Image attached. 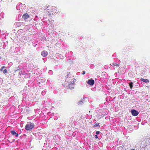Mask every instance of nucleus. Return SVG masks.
Returning a JSON list of instances; mask_svg holds the SVG:
<instances>
[{"instance_id":"nucleus-1","label":"nucleus","mask_w":150,"mask_h":150,"mask_svg":"<svg viewBox=\"0 0 150 150\" xmlns=\"http://www.w3.org/2000/svg\"><path fill=\"white\" fill-rule=\"evenodd\" d=\"M34 125L33 123L28 122L25 128L27 131H30L34 128Z\"/></svg>"},{"instance_id":"nucleus-2","label":"nucleus","mask_w":150,"mask_h":150,"mask_svg":"<svg viewBox=\"0 0 150 150\" xmlns=\"http://www.w3.org/2000/svg\"><path fill=\"white\" fill-rule=\"evenodd\" d=\"M131 113L133 116H136L139 114V112L135 110H131Z\"/></svg>"},{"instance_id":"nucleus-3","label":"nucleus","mask_w":150,"mask_h":150,"mask_svg":"<svg viewBox=\"0 0 150 150\" xmlns=\"http://www.w3.org/2000/svg\"><path fill=\"white\" fill-rule=\"evenodd\" d=\"M87 83L91 86L93 85L94 83V81L93 79H91L88 81Z\"/></svg>"},{"instance_id":"nucleus-4","label":"nucleus","mask_w":150,"mask_h":150,"mask_svg":"<svg viewBox=\"0 0 150 150\" xmlns=\"http://www.w3.org/2000/svg\"><path fill=\"white\" fill-rule=\"evenodd\" d=\"M48 52L46 51H43L41 53V54L43 57L46 56L48 54Z\"/></svg>"},{"instance_id":"nucleus-5","label":"nucleus","mask_w":150,"mask_h":150,"mask_svg":"<svg viewBox=\"0 0 150 150\" xmlns=\"http://www.w3.org/2000/svg\"><path fill=\"white\" fill-rule=\"evenodd\" d=\"M22 17L24 19H28L29 17V15L27 13H25L23 16Z\"/></svg>"},{"instance_id":"nucleus-6","label":"nucleus","mask_w":150,"mask_h":150,"mask_svg":"<svg viewBox=\"0 0 150 150\" xmlns=\"http://www.w3.org/2000/svg\"><path fill=\"white\" fill-rule=\"evenodd\" d=\"M11 134L15 136L16 137H18V134L16 132L12 130L11 131Z\"/></svg>"},{"instance_id":"nucleus-7","label":"nucleus","mask_w":150,"mask_h":150,"mask_svg":"<svg viewBox=\"0 0 150 150\" xmlns=\"http://www.w3.org/2000/svg\"><path fill=\"white\" fill-rule=\"evenodd\" d=\"M74 83V82L73 81H71L69 83V85H68V88H70V89H71L73 87H71V88L70 87V86H73V84Z\"/></svg>"},{"instance_id":"nucleus-8","label":"nucleus","mask_w":150,"mask_h":150,"mask_svg":"<svg viewBox=\"0 0 150 150\" xmlns=\"http://www.w3.org/2000/svg\"><path fill=\"white\" fill-rule=\"evenodd\" d=\"M141 81H143L145 83H148L149 82V81L147 79H144L142 78H141L140 79Z\"/></svg>"},{"instance_id":"nucleus-9","label":"nucleus","mask_w":150,"mask_h":150,"mask_svg":"<svg viewBox=\"0 0 150 150\" xmlns=\"http://www.w3.org/2000/svg\"><path fill=\"white\" fill-rule=\"evenodd\" d=\"M77 116H77L76 117L75 116V118H77ZM70 120H71V121H73V120H74H74H77L78 119V118H76V119H75V117H74V116H73V117H71V118H70ZM75 121V120H74V121Z\"/></svg>"},{"instance_id":"nucleus-10","label":"nucleus","mask_w":150,"mask_h":150,"mask_svg":"<svg viewBox=\"0 0 150 150\" xmlns=\"http://www.w3.org/2000/svg\"><path fill=\"white\" fill-rule=\"evenodd\" d=\"M57 9V8H56L55 6H53L52 7V11H57V10L56 9Z\"/></svg>"},{"instance_id":"nucleus-11","label":"nucleus","mask_w":150,"mask_h":150,"mask_svg":"<svg viewBox=\"0 0 150 150\" xmlns=\"http://www.w3.org/2000/svg\"><path fill=\"white\" fill-rule=\"evenodd\" d=\"M129 86H130V88L131 89H132L133 86V83L132 82H131L129 84Z\"/></svg>"},{"instance_id":"nucleus-12","label":"nucleus","mask_w":150,"mask_h":150,"mask_svg":"<svg viewBox=\"0 0 150 150\" xmlns=\"http://www.w3.org/2000/svg\"><path fill=\"white\" fill-rule=\"evenodd\" d=\"M112 64L114 66H116V67H119V65L118 64H117L115 63H112Z\"/></svg>"},{"instance_id":"nucleus-13","label":"nucleus","mask_w":150,"mask_h":150,"mask_svg":"<svg viewBox=\"0 0 150 150\" xmlns=\"http://www.w3.org/2000/svg\"><path fill=\"white\" fill-rule=\"evenodd\" d=\"M98 126H100L99 125V123H95V124L94 126V127H96Z\"/></svg>"},{"instance_id":"nucleus-14","label":"nucleus","mask_w":150,"mask_h":150,"mask_svg":"<svg viewBox=\"0 0 150 150\" xmlns=\"http://www.w3.org/2000/svg\"><path fill=\"white\" fill-rule=\"evenodd\" d=\"M5 68V66H2L1 68L0 69V71H2L3 70V69H4Z\"/></svg>"},{"instance_id":"nucleus-15","label":"nucleus","mask_w":150,"mask_h":150,"mask_svg":"<svg viewBox=\"0 0 150 150\" xmlns=\"http://www.w3.org/2000/svg\"><path fill=\"white\" fill-rule=\"evenodd\" d=\"M7 72V70L6 69H5L3 71V73L4 74H6Z\"/></svg>"},{"instance_id":"nucleus-16","label":"nucleus","mask_w":150,"mask_h":150,"mask_svg":"<svg viewBox=\"0 0 150 150\" xmlns=\"http://www.w3.org/2000/svg\"><path fill=\"white\" fill-rule=\"evenodd\" d=\"M100 133V132L99 131H97L96 132V134H98Z\"/></svg>"},{"instance_id":"nucleus-17","label":"nucleus","mask_w":150,"mask_h":150,"mask_svg":"<svg viewBox=\"0 0 150 150\" xmlns=\"http://www.w3.org/2000/svg\"><path fill=\"white\" fill-rule=\"evenodd\" d=\"M95 138H96V139H98V136L96 135H95Z\"/></svg>"},{"instance_id":"nucleus-18","label":"nucleus","mask_w":150,"mask_h":150,"mask_svg":"<svg viewBox=\"0 0 150 150\" xmlns=\"http://www.w3.org/2000/svg\"><path fill=\"white\" fill-rule=\"evenodd\" d=\"M85 73H86L85 71H83L82 73V74H85Z\"/></svg>"},{"instance_id":"nucleus-19","label":"nucleus","mask_w":150,"mask_h":150,"mask_svg":"<svg viewBox=\"0 0 150 150\" xmlns=\"http://www.w3.org/2000/svg\"><path fill=\"white\" fill-rule=\"evenodd\" d=\"M70 87H71H71H73V88H72V89L73 88H74V87H73V86H71V85H70Z\"/></svg>"},{"instance_id":"nucleus-20","label":"nucleus","mask_w":150,"mask_h":150,"mask_svg":"<svg viewBox=\"0 0 150 150\" xmlns=\"http://www.w3.org/2000/svg\"><path fill=\"white\" fill-rule=\"evenodd\" d=\"M41 82H42L41 81H40V82H39V83L40 84V83H41Z\"/></svg>"},{"instance_id":"nucleus-21","label":"nucleus","mask_w":150,"mask_h":150,"mask_svg":"<svg viewBox=\"0 0 150 150\" xmlns=\"http://www.w3.org/2000/svg\"><path fill=\"white\" fill-rule=\"evenodd\" d=\"M131 150H135L134 149H132Z\"/></svg>"}]
</instances>
